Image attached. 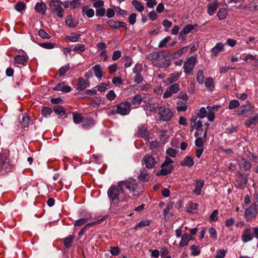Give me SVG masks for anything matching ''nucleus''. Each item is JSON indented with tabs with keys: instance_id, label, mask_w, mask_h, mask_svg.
Returning a JSON list of instances; mask_svg holds the SVG:
<instances>
[{
	"instance_id": "obj_37",
	"label": "nucleus",
	"mask_w": 258,
	"mask_h": 258,
	"mask_svg": "<svg viewBox=\"0 0 258 258\" xmlns=\"http://www.w3.org/2000/svg\"><path fill=\"white\" fill-rule=\"evenodd\" d=\"M53 110L49 107L46 106H43L41 110L42 115L45 117H47L50 116V115L52 113Z\"/></svg>"
},
{
	"instance_id": "obj_45",
	"label": "nucleus",
	"mask_w": 258,
	"mask_h": 258,
	"mask_svg": "<svg viewBox=\"0 0 258 258\" xmlns=\"http://www.w3.org/2000/svg\"><path fill=\"white\" fill-rule=\"evenodd\" d=\"M30 121V119L29 116L27 114H23L22 115V120L21 121V123L24 127H27Z\"/></svg>"
},
{
	"instance_id": "obj_54",
	"label": "nucleus",
	"mask_w": 258,
	"mask_h": 258,
	"mask_svg": "<svg viewBox=\"0 0 258 258\" xmlns=\"http://www.w3.org/2000/svg\"><path fill=\"white\" fill-rule=\"evenodd\" d=\"M88 219V218H84L77 220L74 223V226L76 227H80L82 226L87 222Z\"/></svg>"
},
{
	"instance_id": "obj_43",
	"label": "nucleus",
	"mask_w": 258,
	"mask_h": 258,
	"mask_svg": "<svg viewBox=\"0 0 258 258\" xmlns=\"http://www.w3.org/2000/svg\"><path fill=\"white\" fill-rule=\"evenodd\" d=\"M65 23L66 25L72 28L76 27L78 24V22H77L76 23H74V21L71 15H69L67 16Z\"/></svg>"
},
{
	"instance_id": "obj_10",
	"label": "nucleus",
	"mask_w": 258,
	"mask_h": 258,
	"mask_svg": "<svg viewBox=\"0 0 258 258\" xmlns=\"http://www.w3.org/2000/svg\"><path fill=\"white\" fill-rule=\"evenodd\" d=\"M196 58L192 56L187 59L184 62L183 69L184 72L186 75H190L193 70V68L196 63Z\"/></svg>"
},
{
	"instance_id": "obj_63",
	"label": "nucleus",
	"mask_w": 258,
	"mask_h": 258,
	"mask_svg": "<svg viewBox=\"0 0 258 258\" xmlns=\"http://www.w3.org/2000/svg\"><path fill=\"white\" fill-rule=\"evenodd\" d=\"M116 96V95L114 91L112 90H110L106 95V98L110 101L113 100L115 98Z\"/></svg>"
},
{
	"instance_id": "obj_19",
	"label": "nucleus",
	"mask_w": 258,
	"mask_h": 258,
	"mask_svg": "<svg viewBox=\"0 0 258 258\" xmlns=\"http://www.w3.org/2000/svg\"><path fill=\"white\" fill-rule=\"evenodd\" d=\"M28 60L27 55H16L14 56V60L16 63L23 66H26Z\"/></svg>"
},
{
	"instance_id": "obj_40",
	"label": "nucleus",
	"mask_w": 258,
	"mask_h": 258,
	"mask_svg": "<svg viewBox=\"0 0 258 258\" xmlns=\"http://www.w3.org/2000/svg\"><path fill=\"white\" fill-rule=\"evenodd\" d=\"M197 25H193L192 24L186 25L181 31L183 34L186 35L190 33Z\"/></svg>"
},
{
	"instance_id": "obj_11",
	"label": "nucleus",
	"mask_w": 258,
	"mask_h": 258,
	"mask_svg": "<svg viewBox=\"0 0 258 258\" xmlns=\"http://www.w3.org/2000/svg\"><path fill=\"white\" fill-rule=\"evenodd\" d=\"M135 136L138 138H144L146 141H148L150 135L148 134V130L145 124L141 125L138 127L137 132Z\"/></svg>"
},
{
	"instance_id": "obj_58",
	"label": "nucleus",
	"mask_w": 258,
	"mask_h": 258,
	"mask_svg": "<svg viewBox=\"0 0 258 258\" xmlns=\"http://www.w3.org/2000/svg\"><path fill=\"white\" fill-rule=\"evenodd\" d=\"M166 153L169 156L174 158L176 156L177 152L175 149L170 148L167 150Z\"/></svg>"
},
{
	"instance_id": "obj_14",
	"label": "nucleus",
	"mask_w": 258,
	"mask_h": 258,
	"mask_svg": "<svg viewBox=\"0 0 258 258\" xmlns=\"http://www.w3.org/2000/svg\"><path fill=\"white\" fill-rule=\"evenodd\" d=\"M143 160L146 165V167L148 169L154 168L157 163L155 159L152 155H146L144 157Z\"/></svg>"
},
{
	"instance_id": "obj_17",
	"label": "nucleus",
	"mask_w": 258,
	"mask_h": 258,
	"mask_svg": "<svg viewBox=\"0 0 258 258\" xmlns=\"http://www.w3.org/2000/svg\"><path fill=\"white\" fill-rule=\"evenodd\" d=\"M53 111L57 114L59 118H66L67 117L66 109L62 106L59 105L54 106Z\"/></svg>"
},
{
	"instance_id": "obj_16",
	"label": "nucleus",
	"mask_w": 258,
	"mask_h": 258,
	"mask_svg": "<svg viewBox=\"0 0 258 258\" xmlns=\"http://www.w3.org/2000/svg\"><path fill=\"white\" fill-rule=\"evenodd\" d=\"M237 181L238 182V187L239 188H243L247 184L248 181L247 176L240 171H238L237 173Z\"/></svg>"
},
{
	"instance_id": "obj_21",
	"label": "nucleus",
	"mask_w": 258,
	"mask_h": 258,
	"mask_svg": "<svg viewBox=\"0 0 258 258\" xmlns=\"http://www.w3.org/2000/svg\"><path fill=\"white\" fill-rule=\"evenodd\" d=\"M204 185V180L202 179H198L196 181V185L195 186L194 192L196 195L199 196L201 195L202 189Z\"/></svg>"
},
{
	"instance_id": "obj_56",
	"label": "nucleus",
	"mask_w": 258,
	"mask_h": 258,
	"mask_svg": "<svg viewBox=\"0 0 258 258\" xmlns=\"http://www.w3.org/2000/svg\"><path fill=\"white\" fill-rule=\"evenodd\" d=\"M120 252V249L118 246L110 247V252L112 255H117Z\"/></svg>"
},
{
	"instance_id": "obj_29",
	"label": "nucleus",
	"mask_w": 258,
	"mask_h": 258,
	"mask_svg": "<svg viewBox=\"0 0 258 258\" xmlns=\"http://www.w3.org/2000/svg\"><path fill=\"white\" fill-rule=\"evenodd\" d=\"M224 44L222 42H218L212 49V53L216 56L220 51L223 50Z\"/></svg>"
},
{
	"instance_id": "obj_32",
	"label": "nucleus",
	"mask_w": 258,
	"mask_h": 258,
	"mask_svg": "<svg viewBox=\"0 0 258 258\" xmlns=\"http://www.w3.org/2000/svg\"><path fill=\"white\" fill-rule=\"evenodd\" d=\"M207 109L209 111L207 115V118L210 121H213L215 118V115L213 111L215 109L217 110V107H216L214 106L213 107L208 106H207Z\"/></svg>"
},
{
	"instance_id": "obj_5",
	"label": "nucleus",
	"mask_w": 258,
	"mask_h": 258,
	"mask_svg": "<svg viewBox=\"0 0 258 258\" xmlns=\"http://www.w3.org/2000/svg\"><path fill=\"white\" fill-rule=\"evenodd\" d=\"M247 104L240 107L237 110L238 115H242L243 117H248L254 113V106L250 103L247 102Z\"/></svg>"
},
{
	"instance_id": "obj_60",
	"label": "nucleus",
	"mask_w": 258,
	"mask_h": 258,
	"mask_svg": "<svg viewBox=\"0 0 258 258\" xmlns=\"http://www.w3.org/2000/svg\"><path fill=\"white\" fill-rule=\"evenodd\" d=\"M207 111L204 107L200 108L197 114V116L200 118H203L206 116Z\"/></svg>"
},
{
	"instance_id": "obj_42",
	"label": "nucleus",
	"mask_w": 258,
	"mask_h": 258,
	"mask_svg": "<svg viewBox=\"0 0 258 258\" xmlns=\"http://www.w3.org/2000/svg\"><path fill=\"white\" fill-rule=\"evenodd\" d=\"M132 5L135 7V9L140 12H142L144 10V6L141 3L137 0L132 1Z\"/></svg>"
},
{
	"instance_id": "obj_39",
	"label": "nucleus",
	"mask_w": 258,
	"mask_h": 258,
	"mask_svg": "<svg viewBox=\"0 0 258 258\" xmlns=\"http://www.w3.org/2000/svg\"><path fill=\"white\" fill-rule=\"evenodd\" d=\"M80 35H77L75 33L72 32L70 36L67 35L65 36V39L71 42H76L80 38Z\"/></svg>"
},
{
	"instance_id": "obj_62",
	"label": "nucleus",
	"mask_w": 258,
	"mask_h": 258,
	"mask_svg": "<svg viewBox=\"0 0 258 258\" xmlns=\"http://www.w3.org/2000/svg\"><path fill=\"white\" fill-rule=\"evenodd\" d=\"M162 25L165 27L164 31L167 32L168 28L172 25V22L167 19H165L162 21Z\"/></svg>"
},
{
	"instance_id": "obj_36",
	"label": "nucleus",
	"mask_w": 258,
	"mask_h": 258,
	"mask_svg": "<svg viewBox=\"0 0 258 258\" xmlns=\"http://www.w3.org/2000/svg\"><path fill=\"white\" fill-rule=\"evenodd\" d=\"M205 85L209 90L212 91L214 87L213 79L211 77L207 78L205 82Z\"/></svg>"
},
{
	"instance_id": "obj_15",
	"label": "nucleus",
	"mask_w": 258,
	"mask_h": 258,
	"mask_svg": "<svg viewBox=\"0 0 258 258\" xmlns=\"http://www.w3.org/2000/svg\"><path fill=\"white\" fill-rule=\"evenodd\" d=\"M107 24L111 28L114 29H118L120 27H122L126 30L127 29V24L124 22L110 20L107 22Z\"/></svg>"
},
{
	"instance_id": "obj_1",
	"label": "nucleus",
	"mask_w": 258,
	"mask_h": 258,
	"mask_svg": "<svg viewBox=\"0 0 258 258\" xmlns=\"http://www.w3.org/2000/svg\"><path fill=\"white\" fill-rule=\"evenodd\" d=\"M120 190L119 187L115 185H112L107 190V196L111 202V206L110 210L111 212L115 214L120 211V209H117V211H113L114 206H116L120 201Z\"/></svg>"
},
{
	"instance_id": "obj_8",
	"label": "nucleus",
	"mask_w": 258,
	"mask_h": 258,
	"mask_svg": "<svg viewBox=\"0 0 258 258\" xmlns=\"http://www.w3.org/2000/svg\"><path fill=\"white\" fill-rule=\"evenodd\" d=\"M131 103L127 101L122 102L116 105L117 113L121 115L128 114L131 110Z\"/></svg>"
},
{
	"instance_id": "obj_53",
	"label": "nucleus",
	"mask_w": 258,
	"mask_h": 258,
	"mask_svg": "<svg viewBox=\"0 0 258 258\" xmlns=\"http://www.w3.org/2000/svg\"><path fill=\"white\" fill-rule=\"evenodd\" d=\"M39 36L43 39H48L51 37V36L48 34L44 29H40L38 31Z\"/></svg>"
},
{
	"instance_id": "obj_24",
	"label": "nucleus",
	"mask_w": 258,
	"mask_h": 258,
	"mask_svg": "<svg viewBox=\"0 0 258 258\" xmlns=\"http://www.w3.org/2000/svg\"><path fill=\"white\" fill-rule=\"evenodd\" d=\"M102 220H103V218L100 219V220H97V221H95V222H91V223L87 224L85 225V226L83 228H82L80 230V231H79V238L81 237L84 235V233L86 231V229L87 228L90 227L91 226L95 225L97 224H99V223H100L101 222V221Z\"/></svg>"
},
{
	"instance_id": "obj_6",
	"label": "nucleus",
	"mask_w": 258,
	"mask_h": 258,
	"mask_svg": "<svg viewBox=\"0 0 258 258\" xmlns=\"http://www.w3.org/2000/svg\"><path fill=\"white\" fill-rule=\"evenodd\" d=\"M258 214V206L252 204L245 211V216L247 221L251 222L254 220Z\"/></svg>"
},
{
	"instance_id": "obj_47",
	"label": "nucleus",
	"mask_w": 258,
	"mask_h": 258,
	"mask_svg": "<svg viewBox=\"0 0 258 258\" xmlns=\"http://www.w3.org/2000/svg\"><path fill=\"white\" fill-rule=\"evenodd\" d=\"M178 106L177 107V110L180 111H185L187 109L186 103L182 102L181 101H178L177 102Z\"/></svg>"
},
{
	"instance_id": "obj_33",
	"label": "nucleus",
	"mask_w": 258,
	"mask_h": 258,
	"mask_svg": "<svg viewBox=\"0 0 258 258\" xmlns=\"http://www.w3.org/2000/svg\"><path fill=\"white\" fill-rule=\"evenodd\" d=\"M143 101V97L140 94L135 95L131 100V103L134 105H140Z\"/></svg>"
},
{
	"instance_id": "obj_34",
	"label": "nucleus",
	"mask_w": 258,
	"mask_h": 258,
	"mask_svg": "<svg viewBox=\"0 0 258 258\" xmlns=\"http://www.w3.org/2000/svg\"><path fill=\"white\" fill-rule=\"evenodd\" d=\"M73 118L74 122L76 124L81 123L83 119L82 115L76 112L73 113Z\"/></svg>"
},
{
	"instance_id": "obj_31",
	"label": "nucleus",
	"mask_w": 258,
	"mask_h": 258,
	"mask_svg": "<svg viewBox=\"0 0 258 258\" xmlns=\"http://www.w3.org/2000/svg\"><path fill=\"white\" fill-rule=\"evenodd\" d=\"M239 166L242 167L245 170H249L251 168V163L243 157L241 158V161L239 163Z\"/></svg>"
},
{
	"instance_id": "obj_51",
	"label": "nucleus",
	"mask_w": 258,
	"mask_h": 258,
	"mask_svg": "<svg viewBox=\"0 0 258 258\" xmlns=\"http://www.w3.org/2000/svg\"><path fill=\"white\" fill-rule=\"evenodd\" d=\"M55 44L50 42L40 43L39 45L45 49H52L54 48Z\"/></svg>"
},
{
	"instance_id": "obj_12",
	"label": "nucleus",
	"mask_w": 258,
	"mask_h": 258,
	"mask_svg": "<svg viewBox=\"0 0 258 258\" xmlns=\"http://www.w3.org/2000/svg\"><path fill=\"white\" fill-rule=\"evenodd\" d=\"M168 54L169 53L165 50L160 52L155 51L150 53L148 56V59L150 60H159L168 56Z\"/></svg>"
},
{
	"instance_id": "obj_50",
	"label": "nucleus",
	"mask_w": 258,
	"mask_h": 258,
	"mask_svg": "<svg viewBox=\"0 0 258 258\" xmlns=\"http://www.w3.org/2000/svg\"><path fill=\"white\" fill-rule=\"evenodd\" d=\"M70 70V66L69 64L67 65L61 67L58 71V74L59 76H63L69 70Z\"/></svg>"
},
{
	"instance_id": "obj_48",
	"label": "nucleus",
	"mask_w": 258,
	"mask_h": 258,
	"mask_svg": "<svg viewBox=\"0 0 258 258\" xmlns=\"http://www.w3.org/2000/svg\"><path fill=\"white\" fill-rule=\"evenodd\" d=\"M73 50L78 53L81 54L85 51V46L83 44H78L77 46L74 48Z\"/></svg>"
},
{
	"instance_id": "obj_59",
	"label": "nucleus",
	"mask_w": 258,
	"mask_h": 258,
	"mask_svg": "<svg viewBox=\"0 0 258 258\" xmlns=\"http://www.w3.org/2000/svg\"><path fill=\"white\" fill-rule=\"evenodd\" d=\"M168 88L170 90L171 93L173 94L176 93L179 90V85L178 83H174L168 87Z\"/></svg>"
},
{
	"instance_id": "obj_35",
	"label": "nucleus",
	"mask_w": 258,
	"mask_h": 258,
	"mask_svg": "<svg viewBox=\"0 0 258 258\" xmlns=\"http://www.w3.org/2000/svg\"><path fill=\"white\" fill-rule=\"evenodd\" d=\"M217 16L220 20L225 19L227 16V11L226 9L225 8L220 9Z\"/></svg>"
},
{
	"instance_id": "obj_9",
	"label": "nucleus",
	"mask_w": 258,
	"mask_h": 258,
	"mask_svg": "<svg viewBox=\"0 0 258 258\" xmlns=\"http://www.w3.org/2000/svg\"><path fill=\"white\" fill-rule=\"evenodd\" d=\"M12 168V165L9 163V160L7 157L0 154V172H10Z\"/></svg>"
},
{
	"instance_id": "obj_41",
	"label": "nucleus",
	"mask_w": 258,
	"mask_h": 258,
	"mask_svg": "<svg viewBox=\"0 0 258 258\" xmlns=\"http://www.w3.org/2000/svg\"><path fill=\"white\" fill-rule=\"evenodd\" d=\"M188 240L187 239V233H184L179 243V246L180 247H184L187 246L188 244Z\"/></svg>"
},
{
	"instance_id": "obj_52",
	"label": "nucleus",
	"mask_w": 258,
	"mask_h": 258,
	"mask_svg": "<svg viewBox=\"0 0 258 258\" xmlns=\"http://www.w3.org/2000/svg\"><path fill=\"white\" fill-rule=\"evenodd\" d=\"M240 106V103L237 100H233L230 101L229 104V109H234Z\"/></svg>"
},
{
	"instance_id": "obj_64",
	"label": "nucleus",
	"mask_w": 258,
	"mask_h": 258,
	"mask_svg": "<svg viewBox=\"0 0 258 258\" xmlns=\"http://www.w3.org/2000/svg\"><path fill=\"white\" fill-rule=\"evenodd\" d=\"M170 60L168 59H165L163 61L160 63L159 66L161 68H167L170 65Z\"/></svg>"
},
{
	"instance_id": "obj_3",
	"label": "nucleus",
	"mask_w": 258,
	"mask_h": 258,
	"mask_svg": "<svg viewBox=\"0 0 258 258\" xmlns=\"http://www.w3.org/2000/svg\"><path fill=\"white\" fill-rule=\"evenodd\" d=\"M173 162L169 157H166L165 160L161 165V169L156 173V176H165L171 173L174 169L173 165L171 164Z\"/></svg>"
},
{
	"instance_id": "obj_7",
	"label": "nucleus",
	"mask_w": 258,
	"mask_h": 258,
	"mask_svg": "<svg viewBox=\"0 0 258 258\" xmlns=\"http://www.w3.org/2000/svg\"><path fill=\"white\" fill-rule=\"evenodd\" d=\"M158 113L160 115L161 120L164 121H168L173 116V113L169 108H167L164 106L158 107Z\"/></svg>"
},
{
	"instance_id": "obj_13",
	"label": "nucleus",
	"mask_w": 258,
	"mask_h": 258,
	"mask_svg": "<svg viewBox=\"0 0 258 258\" xmlns=\"http://www.w3.org/2000/svg\"><path fill=\"white\" fill-rule=\"evenodd\" d=\"M253 238L251 227L245 228L242 233L241 240L244 243L251 241Z\"/></svg>"
},
{
	"instance_id": "obj_30",
	"label": "nucleus",
	"mask_w": 258,
	"mask_h": 258,
	"mask_svg": "<svg viewBox=\"0 0 258 258\" xmlns=\"http://www.w3.org/2000/svg\"><path fill=\"white\" fill-rule=\"evenodd\" d=\"M93 70L94 71L95 76L99 79V80H101L103 72L99 64H96L93 67Z\"/></svg>"
},
{
	"instance_id": "obj_49",
	"label": "nucleus",
	"mask_w": 258,
	"mask_h": 258,
	"mask_svg": "<svg viewBox=\"0 0 258 258\" xmlns=\"http://www.w3.org/2000/svg\"><path fill=\"white\" fill-rule=\"evenodd\" d=\"M26 8V4L23 2H19L15 6V10L18 12H21Z\"/></svg>"
},
{
	"instance_id": "obj_61",
	"label": "nucleus",
	"mask_w": 258,
	"mask_h": 258,
	"mask_svg": "<svg viewBox=\"0 0 258 258\" xmlns=\"http://www.w3.org/2000/svg\"><path fill=\"white\" fill-rule=\"evenodd\" d=\"M142 71V65L140 63H137L135 67L133 69V72L136 75L141 74Z\"/></svg>"
},
{
	"instance_id": "obj_4",
	"label": "nucleus",
	"mask_w": 258,
	"mask_h": 258,
	"mask_svg": "<svg viewBox=\"0 0 258 258\" xmlns=\"http://www.w3.org/2000/svg\"><path fill=\"white\" fill-rule=\"evenodd\" d=\"M62 2L60 0H51L49 3V10L52 12L56 13L59 18H62L64 14V11L61 7Z\"/></svg>"
},
{
	"instance_id": "obj_20",
	"label": "nucleus",
	"mask_w": 258,
	"mask_h": 258,
	"mask_svg": "<svg viewBox=\"0 0 258 258\" xmlns=\"http://www.w3.org/2000/svg\"><path fill=\"white\" fill-rule=\"evenodd\" d=\"M180 164L182 166H186L188 168H191L194 165L193 158L190 156H186L184 158L183 160L180 162Z\"/></svg>"
},
{
	"instance_id": "obj_44",
	"label": "nucleus",
	"mask_w": 258,
	"mask_h": 258,
	"mask_svg": "<svg viewBox=\"0 0 258 258\" xmlns=\"http://www.w3.org/2000/svg\"><path fill=\"white\" fill-rule=\"evenodd\" d=\"M94 124V120L92 118H86L85 122L81 124V126L88 129L90 128Z\"/></svg>"
},
{
	"instance_id": "obj_23",
	"label": "nucleus",
	"mask_w": 258,
	"mask_h": 258,
	"mask_svg": "<svg viewBox=\"0 0 258 258\" xmlns=\"http://www.w3.org/2000/svg\"><path fill=\"white\" fill-rule=\"evenodd\" d=\"M47 7L46 5L43 2L37 3L35 6V11L42 15H44L46 13Z\"/></svg>"
},
{
	"instance_id": "obj_46",
	"label": "nucleus",
	"mask_w": 258,
	"mask_h": 258,
	"mask_svg": "<svg viewBox=\"0 0 258 258\" xmlns=\"http://www.w3.org/2000/svg\"><path fill=\"white\" fill-rule=\"evenodd\" d=\"M205 78L204 72L202 70H199L197 72V80L200 84H203Z\"/></svg>"
},
{
	"instance_id": "obj_38",
	"label": "nucleus",
	"mask_w": 258,
	"mask_h": 258,
	"mask_svg": "<svg viewBox=\"0 0 258 258\" xmlns=\"http://www.w3.org/2000/svg\"><path fill=\"white\" fill-rule=\"evenodd\" d=\"M191 254L194 256H197L201 253L200 247L199 245L192 244L190 246Z\"/></svg>"
},
{
	"instance_id": "obj_57",
	"label": "nucleus",
	"mask_w": 258,
	"mask_h": 258,
	"mask_svg": "<svg viewBox=\"0 0 258 258\" xmlns=\"http://www.w3.org/2000/svg\"><path fill=\"white\" fill-rule=\"evenodd\" d=\"M104 100H102L100 97H95L93 100L92 101L91 104L92 105H99L100 104H103Z\"/></svg>"
},
{
	"instance_id": "obj_2",
	"label": "nucleus",
	"mask_w": 258,
	"mask_h": 258,
	"mask_svg": "<svg viewBox=\"0 0 258 258\" xmlns=\"http://www.w3.org/2000/svg\"><path fill=\"white\" fill-rule=\"evenodd\" d=\"M138 183L136 180L133 178H129L125 181H120L117 183V186L119 187L120 192L124 194L125 189H128L130 191H134L137 189Z\"/></svg>"
},
{
	"instance_id": "obj_18",
	"label": "nucleus",
	"mask_w": 258,
	"mask_h": 258,
	"mask_svg": "<svg viewBox=\"0 0 258 258\" xmlns=\"http://www.w3.org/2000/svg\"><path fill=\"white\" fill-rule=\"evenodd\" d=\"M244 125L247 127H251L252 126H255L258 125V113H256L254 116L251 117L247 119L244 122Z\"/></svg>"
},
{
	"instance_id": "obj_26",
	"label": "nucleus",
	"mask_w": 258,
	"mask_h": 258,
	"mask_svg": "<svg viewBox=\"0 0 258 258\" xmlns=\"http://www.w3.org/2000/svg\"><path fill=\"white\" fill-rule=\"evenodd\" d=\"M74 239V236L73 235H69L68 236L61 239L66 248H69L72 246Z\"/></svg>"
},
{
	"instance_id": "obj_55",
	"label": "nucleus",
	"mask_w": 258,
	"mask_h": 258,
	"mask_svg": "<svg viewBox=\"0 0 258 258\" xmlns=\"http://www.w3.org/2000/svg\"><path fill=\"white\" fill-rule=\"evenodd\" d=\"M171 38L170 36H166L165 38L161 40L159 44V47H163L171 40Z\"/></svg>"
},
{
	"instance_id": "obj_27",
	"label": "nucleus",
	"mask_w": 258,
	"mask_h": 258,
	"mask_svg": "<svg viewBox=\"0 0 258 258\" xmlns=\"http://www.w3.org/2000/svg\"><path fill=\"white\" fill-rule=\"evenodd\" d=\"M89 82H86V81L82 78L79 79V83L77 85V89L79 91H83L89 86Z\"/></svg>"
},
{
	"instance_id": "obj_25",
	"label": "nucleus",
	"mask_w": 258,
	"mask_h": 258,
	"mask_svg": "<svg viewBox=\"0 0 258 258\" xmlns=\"http://www.w3.org/2000/svg\"><path fill=\"white\" fill-rule=\"evenodd\" d=\"M219 7V3L217 2H214L212 4H209L208 6V13L210 16L213 15Z\"/></svg>"
},
{
	"instance_id": "obj_22",
	"label": "nucleus",
	"mask_w": 258,
	"mask_h": 258,
	"mask_svg": "<svg viewBox=\"0 0 258 258\" xmlns=\"http://www.w3.org/2000/svg\"><path fill=\"white\" fill-rule=\"evenodd\" d=\"M138 177L141 181L146 182L149 180L150 176L147 171L144 168L140 170Z\"/></svg>"
},
{
	"instance_id": "obj_28",
	"label": "nucleus",
	"mask_w": 258,
	"mask_h": 258,
	"mask_svg": "<svg viewBox=\"0 0 258 258\" xmlns=\"http://www.w3.org/2000/svg\"><path fill=\"white\" fill-rule=\"evenodd\" d=\"M179 76V74L178 72H175L170 74L169 77L166 78L165 82L167 83V84H171L175 82H176Z\"/></svg>"
}]
</instances>
